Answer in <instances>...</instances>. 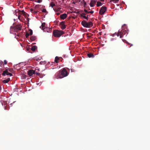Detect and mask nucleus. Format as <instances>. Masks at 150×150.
<instances>
[{"label":"nucleus","instance_id":"32","mask_svg":"<svg viewBox=\"0 0 150 150\" xmlns=\"http://www.w3.org/2000/svg\"><path fill=\"white\" fill-rule=\"evenodd\" d=\"M42 12H45L46 11V10L45 9H43L42 10Z\"/></svg>","mask_w":150,"mask_h":150},{"label":"nucleus","instance_id":"27","mask_svg":"<svg viewBox=\"0 0 150 150\" xmlns=\"http://www.w3.org/2000/svg\"><path fill=\"white\" fill-rule=\"evenodd\" d=\"M35 2H37L38 3H40L42 2V0H37V1L36 0L35 1Z\"/></svg>","mask_w":150,"mask_h":150},{"label":"nucleus","instance_id":"15","mask_svg":"<svg viewBox=\"0 0 150 150\" xmlns=\"http://www.w3.org/2000/svg\"><path fill=\"white\" fill-rule=\"evenodd\" d=\"M67 15L66 13H64L60 16V18L62 19H64L67 17Z\"/></svg>","mask_w":150,"mask_h":150},{"label":"nucleus","instance_id":"18","mask_svg":"<svg viewBox=\"0 0 150 150\" xmlns=\"http://www.w3.org/2000/svg\"><path fill=\"white\" fill-rule=\"evenodd\" d=\"M10 80V78H8L7 79L4 80L3 82L4 83H8L9 81Z\"/></svg>","mask_w":150,"mask_h":150},{"label":"nucleus","instance_id":"12","mask_svg":"<svg viewBox=\"0 0 150 150\" xmlns=\"http://www.w3.org/2000/svg\"><path fill=\"white\" fill-rule=\"evenodd\" d=\"M62 58L61 57H55L54 59V62L58 63L59 62V61H62Z\"/></svg>","mask_w":150,"mask_h":150},{"label":"nucleus","instance_id":"31","mask_svg":"<svg viewBox=\"0 0 150 150\" xmlns=\"http://www.w3.org/2000/svg\"><path fill=\"white\" fill-rule=\"evenodd\" d=\"M4 64H7V61L6 60H4Z\"/></svg>","mask_w":150,"mask_h":150},{"label":"nucleus","instance_id":"19","mask_svg":"<svg viewBox=\"0 0 150 150\" xmlns=\"http://www.w3.org/2000/svg\"><path fill=\"white\" fill-rule=\"evenodd\" d=\"M84 11L85 13H91L92 14L94 12L93 11H87V10H86V9L84 10Z\"/></svg>","mask_w":150,"mask_h":150},{"label":"nucleus","instance_id":"7","mask_svg":"<svg viewBox=\"0 0 150 150\" xmlns=\"http://www.w3.org/2000/svg\"><path fill=\"white\" fill-rule=\"evenodd\" d=\"M23 14H22V16L24 20L22 22L28 23L29 22V18H28L29 15L26 13L23 10Z\"/></svg>","mask_w":150,"mask_h":150},{"label":"nucleus","instance_id":"37","mask_svg":"<svg viewBox=\"0 0 150 150\" xmlns=\"http://www.w3.org/2000/svg\"><path fill=\"white\" fill-rule=\"evenodd\" d=\"M86 5V3L85 2H84V5L85 6Z\"/></svg>","mask_w":150,"mask_h":150},{"label":"nucleus","instance_id":"13","mask_svg":"<svg viewBox=\"0 0 150 150\" xmlns=\"http://www.w3.org/2000/svg\"><path fill=\"white\" fill-rule=\"evenodd\" d=\"M96 3V1L95 0H91L90 3V6L93 7L95 6Z\"/></svg>","mask_w":150,"mask_h":150},{"label":"nucleus","instance_id":"36","mask_svg":"<svg viewBox=\"0 0 150 150\" xmlns=\"http://www.w3.org/2000/svg\"><path fill=\"white\" fill-rule=\"evenodd\" d=\"M30 39L31 40H34V39H33V38H32V37H31V38H30Z\"/></svg>","mask_w":150,"mask_h":150},{"label":"nucleus","instance_id":"5","mask_svg":"<svg viewBox=\"0 0 150 150\" xmlns=\"http://www.w3.org/2000/svg\"><path fill=\"white\" fill-rule=\"evenodd\" d=\"M81 24L83 27L87 28H89L93 26V23L92 22H87L84 21L81 22Z\"/></svg>","mask_w":150,"mask_h":150},{"label":"nucleus","instance_id":"2","mask_svg":"<svg viewBox=\"0 0 150 150\" xmlns=\"http://www.w3.org/2000/svg\"><path fill=\"white\" fill-rule=\"evenodd\" d=\"M23 10L21 11L20 10H16L15 11L14 16L17 17L16 19H18L21 21H23L24 20L22 16Z\"/></svg>","mask_w":150,"mask_h":150},{"label":"nucleus","instance_id":"30","mask_svg":"<svg viewBox=\"0 0 150 150\" xmlns=\"http://www.w3.org/2000/svg\"><path fill=\"white\" fill-rule=\"evenodd\" d=\"M9 71L10 72H12L13 71V69L12 68H10L8 69Z\"/></svg>","mask_w":150,"mask_h":150},{"label":"nucleus","instance_id":"20","mask_svg":"<svg viewBox=\"0 0 150 150\" xmlns=\"http://www.w3.org/2000/svg\"><path fill=\"white\" fill-rule=\"evenodd\" d=\"M37 48L36 46L34 45L31 48V50L32 51H35Z\"/></svg>","mask_w":150,"mask_h":150},{"label":"nucleus","instance_id":"40","mask_svg":"<svg viewBox=\"0 0 150 150\" xmlns=\"http://www.w3.org/2000/svg\"><path fill=\"white\" fill-rule=\"evenodd\" d=\"M5 109L6 110V109H7V108H6V107H5Z\"/></svg>","mask_w":150,"mask_h":150},{"label":"nucleus","instance_id":"17","mask_svg":"<svg viewBox=\"0 0 150 150\" xmlns=\"http://www.w3.org/2000/svg\"><path fill=\"white\" fill-rule=\"evenodd\" d=\"M103 3H102L99 1H98L97 2L96 6L97 7H99L101 6L103 4Z\"/></svg>","mask_w":150,"mask_h":150},{"label":"nucleus","instance_id":"26","mask_svg":"<svg viewBox=\"0 0 150 150\" xmlns=\"http://www.w3.org/2000/svg\"><path fill=\"white\" fill-rule=\"evenodd\" d=\"M30 35L29 34V33L28 32H27L26 33L25 36L26 38H27Z\"/></svg>","mask_w":150,"mask_h":150},{"label":"nucleus","instance_id":"9","mask_svg":"<svg viewBox=\"0 0 150 150\" xmlns=\"http://www.w3.org/2000/svg\"><path fill=\"white\" fill-rule=\"evenodd\" d=\"M6 74L10 76H11L12 75L11 73L8 72L7 69H6L5 71H4L2 74V75L3 76H5Z\"/></svg>","mask_w":150,"mask_h":150},{"label":"nucleus","instance_id":"3","mask_svg":"<svg viewBox=\"0 0 150 150\" xmlns=\"http://www.w3.org/2000/svg\"><path fill=\"white\" fill-rule=\"evenodd\" d=\"M22 26L20 25H16L15 26L11 27L10 28V33H13V32H17L21 30Z\"/></svg>","mask_w":150,"mask_h":150},{"label":"nucleus","instance_id":"41","mask_svg":"<svg viewBox=\"0 0 150 150\" xmlns=\"http://www.w3.org/2000/svg\"><path fill=\"white\" fill-rule=\"evenodd\" d=\"M101 1H103L104 0H100Z\"/></svg>","mask_w":150,"mask_h":150},{"label":"nucleus","instance_id":"22","mask_svg":"<svg viewBox=\"0 0 150 150\" xmlns=\"http://www.w3.org/2000/svg\"><path fill=\"white\" fill-rule=\"evenodd\" d=\"M55 6V4L53 2H51L50 3V6L52 7H53L54 6Z\"/></svg>","mask_w":150,"mask_h":150},{"label":"nucleus","instance_id":"28","mask_svg":"<svg viewBox=\"0 0 150 150\" xmlns=\"http://www.w3.org/2000/svg\"><path fill=\"white\" fill-rule=\"evenodd\" d=\"M2 66H3V62L1 61H0V66L2 67Z\"/></svg>","mask_w":150,"mask_h":150},{"label":"nucleus","instance_id":"4","mask_svg":"<svg viewBox=\"0 0 150 150\" xmlns=\"http://www.w3.org/2000/svg\"><path fill=\"white\" fill-rule=\"evenodd\" d=\"M64 33L63 31L58 30H54L53 32V35L55 37H59Z\"/></svg>","mask_w":150,"mask_h":150},{"label":"nucleus","instance_id":"8","mask_svg":"<svg viewBox=\"0 0 150 150\" xmlns=\"http://www.w3.org/2000/svg\"><path fill=\"white\" fill-rule=\"evenodd\" d=\"M107 8L105 6H103L102 7L99 11V13L100 15L103 14L106 11Z\"/></svg>","mask_w":150,"mask_h":150},{"label":"nucleus","instance_id":"34","mask_svg":"<svg viewBox=\"0 0 150 150\" xmlns=\"http://www.w3.org/2000/svg\"><path fill=\"white\" fill-rule=\"evenodd\" d=\"M18 64H15V65H14V66H13V67L14 68H15V67L17 65H18Z\"/></svg>","mask_w":150,"mask_h":150},{"label":"nucleus","instance_id":"35","mask_svg":"<svg viewBox=\"0 0 150 150\" xmlns=\"http://www.w3.org/2000/svg\"><path fill=\"white\" fill-rule=\"evenodd\" d=\"M18 34H17V36H15V37L16 38H18Z\"/></svg>","mask_w":150,"mask_h":150},{"label":"nucleus","instance_id":"25","mask_svg":"<svg viewBox=\"0 0 150 150\" xmlns=\"http://www.w3.org/2000/svg\"><path fill=\"white\" fill-rule=\"evenodd\" d=\"M30 11L32 13H35V12L34 11V9L32 8L30 9Z\"/></svg>","mask_w":150,"mask_h":150},{"label":"nucleus","instance_id":"21","mask_svg":"<svg viewBox=\"0 0 150 150\" xmlns=\"http://www.w3.org/2000/svg\"><path fill=\"white\" fill-rule=\"evenodd\" d=\"M47 63V61H42L40 62V64H45Z\"/></svg>","mask_w":150,"mask_h":150},{"label":"nucleus","instance_id":"24","mask_svg":"<svg viewBox=\"0 0 150 150\" xmlns=\"http://www.w3.org/2000/svg\"><path fill=\"white\" fill-rule=\"evenodd\" d=\"M112 1L115 3H117L119 1V0H111Z\"/></svg>","mask_w":150,"mask_h":150},{"label":"nucleus","instance_id":"6","mask_svg":"<svg viewBox=\"0 0 150 150\" xmlns=\"http://www.w3.org/2000/svg\"><path fill=\"white\" fill-rule=\"evenodd\" d=\"M68 74V72L65 69H64L61 71L60 73L58 75L59 78H62L64 77L67 76Z\"/></svg>","mask_w":150,"mask_h":150},{"label":"nucleus","instance_id":"29","mask_svg":"<svg viewBox=\"0 0 150 150\" xmlns=\"http://www.w3.org/2000/svg\"><path fill=\"white\" fill-rule=\"evenodd\" d=\"M87 56H93V55L92 54H90V53H88L87 54Z\"/></svg>","mask_w":150,"mask_h":150},{"label":"nucleus","instance_id":"11","mask_svg":"<svg viewBox=\"0 0 150 150\" xmlns=\"http://www.w3.org/2000/svg\"><path fill=\"white\" fill-rule=\"evenodd\" d=\"M43 30L45 32L50 33L52 32V28L48 27H46L44 29V30Z\"/></svg>","mask_w":150,"mask_h":150},{"label":"nucleus","instance_id":"16","mask_svg":"<svg viewBox=\"0 0 150 150\" xmlns=\"http://www.w3.org/2000/svg\"><path fill=\"white\" fill-rule=\"evenodd\" d=\"M42 30H44V29L46 27L45 26V23H42L41 27H40Z\"/></svg>","mask_w":150,"mask_h":150},{"label":"nucleus","instance_id":"1","mask_svg":"<svg viewBox=\"0 0 150 150\" xmlns=\"http://www.w3.org/2000/svg\"><path fill=\"white\" fill-rule=\"evenodd\" d=\"M121 28V30H119L117 34V36H119L120 38L123 37L125 36H126L129 31L127 25L125 24L122 25Z\"/></svg>","mask_w":150,"mask_h":150},{"label":"nucleus","instance_id":"33","mask_svg":"<svg viewBox=\"0 0 150 150\" xmlns=\"http://www.w3.org/2000/svg\"><path fill=\"white\" fill-rule=\"evenodd\" d=\"M83 17L84 18L86 19H88V17L87 16L86 17L85 16H83Z\"/></svg>","mask_w":150,"mask_h":150},{"label":"nucleus","instance_id":"42","mask_svg":"<svg viewBox=\"0 0 150 150\" xmlns=\"http://www.w3.org/2000/svg\"><path fill=\"white\" fill-rule=\"evenodd\" d=\"M36 60L37 61H38V59H36Z\"/></svg>","mask_w":150,"mask_h":150},{"label":"nucleus","instance_id":"10","mask_svg":"<svg viewBox=\"0 0 150 150\" xmlns=\"http://www.w3.org/2000/svg\"><path fill=\"white\" fill-rule=\"evenodd\" d=\"M61 29L64 30L66 28V25L64 21H62L59 24Z\"/></svg>","mask_w":150,"mask_h":150},{"label":"nucleus","instance_id":"39","mask_svg":"<svg viewBox=\"0 0 150 150\" xmlns=\"http://www.w3.org/2000/svg\"><path fill=\"white\" fill-rule=\"evenodd\" d=\"M74 69H71V71H74Z\"/></svg>","mask_w":150,"mask_h":150},{"label":"nucleus","instance_id":"23","mask_svg":"<svg viewBox=\"0 0 150 150\" xmlns=\"http://www.w3.org/2000/svg\"><path fill=\"white\" fill-rule=\"evenodd\" d=\"M28 32L29 33V34L30 35H31L33 34V31L32 30H29V31Z\"/></svg>","mask_w":150,"mask_h":150},{"label":"nucleus","instance_id":"14","mask_svg":"<svg viewBox=\"0 0 150 150\" xmlns=\"http://www.w3.org/2000/svg\"><path fill=\"white\" fill-rule=\"evenodd\" d=\"M28 75L30 76H31L35 74V71L32 69L28 71Z\"/></svg>","mask_w":150,"mask_h":150},{"label":"nucleus","instance_id":"38","mask_svg":"<svg viewBox=\"0 0 150 150\" xmlns=\"http://www.w3.org/2000/svg\"><path fill=\"white\" fill-rule=\"evenodd\" d=\"M59 13H57V15H59Z\"/></svg>","mask_w":150,"mask_h":150},{"label":"nucleus","instance_id":"43","mask_svg":"<svg viewBox=\"0 0 150 150\" xmlns=\"http://www.w3.org/2000/svg\"><path fill=\"white\" fill-rule=\"evenodd\" d=\"M14 20L15 21V19H14Z\"/></svg>","mask_w":150,"mask_h":150}]
</instances>
